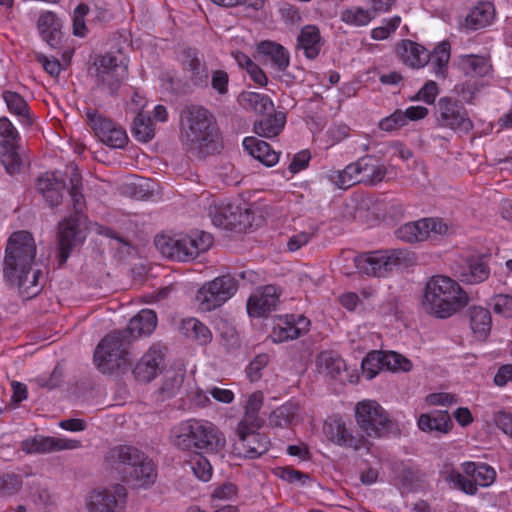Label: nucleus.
<instances>
[{
    "label": "nucleus",
    "mask_w": 512,
    "mask_h": 512,
    "mask_svg": "<svg viewBox=\"0 0 512 512\" xmlns=\"http://www.w3.org/2000/svg\"><path fill=\"white\" fill-rule=\"evenodd\" d=\"M327 178L340 189H348L351 186L360 183L354 163L347 165L343 170L330 171Z\"/></svg>",
    "instance_id": "nucleus-44"
},
{
    "label": "nucleus",
    "mask_w": 512,
    "mask_h": 512,
    "mask_svg": "<svg viewBox=\"0 0 512 512\" xmlns=\"http://www.w3.org/2000/svg\"><path fill=\"white\" fill-rule=\"evenodd\" d=\"M375 17V13L372 10H365L360 7H352L345 9L341 13V20L349 25L355 26H365L367 25L373 18Z\"/></svg>",
    "instance_id": "nucleus-49"
},
{
    "label": "nucleus",
    "mask_w": 512,
    "mask_h": 512,
    "mask_svg": "<svg viewBox=\"0 0 512 512\" xmlns=\"http://www.w3.org/2000/svg\"><path fill=\"white\" fill-rule=\"evenodd\" d=\"M415 260V254L406 248L387 249L364 253L354 258L356 268L360 273L374 277H384L394 267L410 265Z\"/></svg>",
    "instance_id": "nucleus-9"
},
{
    "label": "nucleus",
    "mask_w": 512,
    "mask_h": 512,
    "mask_svg": "<svg viewBox=\"0 0 512 512\" xmlns=\"http://www.w3.org/2000/svg\"><path fill=\"white\" fill-rule=\"evenodd\" d=\"M213 243L210 233L196 231L190 235H175L173 237L158 235L155 246L166 257L179 261L194 259L201 252L207 251Z\"/></svg>",
    "instance_id": "nucleus-8"
},
{
    "label": "nucleus",
    "mask_w": 512,
    "mask_h": 512,
    "mask_svg": "<svg viewBox=\"0 0 512 512\" xmlns=\"http://www.w3.org/2000/svg\"><path fill=\"white\" fill-rule=\"evenodd\" d=\"M211 87L218 95H226L229 90V75L226 71L217 69L211 73Z\"/></svg>",
    "instance_id": "nucleus-59"
},
{
    "label": "nucleus",
    "mask_w": 512,
    "mask_h": 512,
    "mask_svg": "<svg viewBox=\"0 0 512 512\" xmlns=\"http://www.w3.org/2000/svg\"><path fill=\"white\" fill-rule=\"evenodd\" d=\"M453 423L447 411H436L431 414H422L418 419V427L422 431H437L447 433Z\"/></svg>",
    "instance_id": "nucleus-38"
},
{
    "label": "nucleus",
    "mask_w": 512,
    "mask_h": 512,
    "mask_svg": "<svg viewBox=\"0 0 512 512\" xmlns=\"http://www.w3.org/2000/svg\"><path fill=\"white\" fill-rule=\"evenodd\" d=\"M321 34L320 30L315 25H306L302 27L298 37L296 48L301 49L304 55L310 59H315L321 50Z\"/></svg>",
    "instance_id": "nucleus-30"
},
{
    "label": "nucleus",
    "mask_w": 512,
    "mask_h": 512,
    "mask_svg": "<svg viewBox=\"0 0 512 512\" xmlns=\"http://www.w3.org/2000/svg\"><path fill=\"white\" fill-rule=\"evenodd\" d=\"M175 447L196 454L216 453L225 444L218 429L211 423L188 419L175 425L171 430Z\"/></svg>",
    "instance_id": "nucleus-5"
},
{
    "label": "nucleus",
    "mask_w": 512,
    "mask_h": 512,
    "mask_svg": "<svg viewBox=\"0 0 512 512\" xmlns=\"http://www.w3.org/2000/svg\"><path fill=\"white\" fill-rule=\"evenodd\" d=\"M156 326V313L150 309H143L130 319L127 328L123 329V331H127V335L130 337V339H134L142 335L151 334Z\"/></svg>",
    "instance_id": "nucleus-31"
},
{
    "label": "nucleus",
    "mask_w": 512,
    "mask_h": 512,
    "mask_svg": "<svg viewBox=\"0 0 512 512\" xmlns=\"http://www.w3.org/2000/svg\"><path fill=\"white\" fill-rule=\"evenodd\" d=\"M241 99L256 113L261 115L270 114L275 111L272 100L267 96L256 92H246Z\"/></svg>",
    "instance_id": "nucleus-46"
},
{
    "label": "nucleus",
    "mask_w": 512,
    "mask_h": 512,
    "mask_svg": "<svg viewBox=\"0 0 512 512\" xmlns=\"http://www.w3.org/2000/svg\"><path fill=\"white\" fill-rule=\"evenodd\" d=\"M185 377L183 370H168L164 376L163 383L159 388L164 398H171L180 390Z\"/></svg>",
    "instance_id": "nucleus-47"
},
{
    "label": "nucleus",
    "mask_w": 512,
    "mask_h": 512,
    "mask_svg": "<svg viewBox=\"0 0 512 512\" xmlns=\"http://www.w3.org/2000/svg\"><path fill=\"white\" fill-rule=\"evenodd\" d=\"M163 356L164 348L160 345H153L133 368L132 373L135 379L143 383L154 379L163 361Z\"/></svg>",
    "instance_id": "nucleus-22"
},
{
    "label": "nucleus",
    "mask_w": 512,
    "mask_h": 512,
    "mask_svg": "<svg viewBox=\"0 0 512 512\" xmlns=\"http://www.w3.org/2000/svg\"><path fill=\"white\" fill-rule=\"evenodd\" d=\"M263 394L260 391L252 393L246 404V411L243 419L238 424L250 425L252 428H260L263 420L258 416L263 405Z\"/></svg>",
    "instance_id": "nucleus-42"
},
{
    "label": "nucleus",
    "mask_w": 512,
    "mask_h": 512,
    "mask_svg": "<svg viewBox=\"0 0 512 512\" xmlns=\"http://www.w3.org/2000/svg\"><path fill=\"white\" fill-rule=\"evenodd\" d=\"M494 13V6L491 2H479L467 15L465 19L466 27L471 30L484 28L491 23Z\"/></svg>",
    "instance_id": "nucleus-36"
},
{
    "label": "nucleus",
    "mask_w": 512,
    "mask_h": 512,
    "mask_svg": "<svg viewBox=\"0 0 512 512\" xmlns=\"http://www.w3.org/2000/svg\"><path fill=\"white\" fill-rule=\"evenodd\" d=\"M180 129L191 151L204 156L217 150L218 128L214 116L203 106L186 105L180 113Z\"/></svg>",
    "instance_id": "nucleus-4"
},
{
    "label": "nucleus",
    "mask_w": 512,
    "mask_h": 512,
    "mask_svg": "<svg viewBox=\"0 0 512 512\" xmlns=\"http://www.w3.org/2000/svg\"><path fill=\"white\" fill-rule=\"evenodd\" d=\"M257 52L268 57L273 66L280 72L286 71L290 64L288 50L279 43L265 40L257 45Z\"/></svg>",
    "instance_id": "nucleus-32"
},
{
    "label": "nucleus",
    "mask_w": 512,
    "mask_h": 512,
    "mask_svg": "<svg viewBox=\"0 0 512 512\" xmlns=\"http://www.w3.org/2000/svg\"><path fill=\"white\" fill-rule=\"evenodd\" d=\"M36 245L33 236L27 231L14 232L6 246L4 273L8 280L20 291L31 297L39 292L38 279L42 272L33 268Z\"/></svg>",
    "instance_id": "nucleus-2"
},
{
    "label": "nucleus",
    "mask_w": 512,
    "mask_h": 512,
    "mask_svg": "<svg viewBox=\"0 0 512 512\" xmlns=\"http://www.w3.org/2000/svg\"><path fill=\"white\" fill-rule=\"evenodd\" d=\"M86 117L90 127L104 144L112 148H123L127 144L126 131L112 120L102 117L91 109L86 111Z\"/></svg>",
    "instance_id": "nucleus-17"
},
{
    "label": "nucleus",
    "mask_w": 512,
    "mask_h": 512,
    "mask_svg": "<svg viewBox=\"0 0 512 512\" xmlns=\"http://www.w3.org/2000/svg\"><path fill=\"white\" fill-rule=\"evenodd\" d=\"M462 470L467 477L472 478L475 486L488 487L496 479V471L493 467L481 462H464Z\"/></svg>",
    "instance_id": "nucleus-34"
},
{
    "label": "nucleus",
    "mask_w": 512,
    "mask_h": 512,
    "mask_svg": "<svg viewBox=\"0 0 512 512\" xmlns=\"http://www.w3.org/2000/svg\"><path fill=\"white\" fill-rule=\"evenodd\" d=\"M300 409L301 407L298 402L288 401L271 412L269 423L277 428L289 427L298 418Z\"/></svg>",
    "instance_id": "nucleus-37"
},
{
    "label": "nucleus",
    "mask_w": 512,
    "mask_h": 512,
    "mask_svg": "<svg viewBox=\"0 0 512 512\" xmlns=\"http://www.w3.org/2000/svg\"><path fill=\"white\" fill-rule=\"evenodd\" d=\"M468 316L472 331L480 336H486L492 324L490 311L481 306H472L468 309Z\"/></svg>",
    "instance_id": "nucleus-41"
},
{
    "label": "nucleus",
    "mask_w": 512,
    "mask_h": 512,
    "mask_svg": "<svg viewBox=\"0 0 512 512\" xmlns=\"http://www.w3.org/2000/svg\"><path fill=\"white\" fill-rule=\"evenodd\" d=\"M67 175L70 177V196L73 202L75 214L64 219L58 226V252L59 266L66 263L72 249L82 240V232L79 227L80 213L84 207V196L82 194V177L75 166H69Z\"/></svg>",
    "instance_id": "nucleus-6"
},
{
    "label": "nucleus",
    "mask_w": 512,
    "mask_h": 512,
    "mask_svg": "<svg viewBox=\"0 0 512 512\" xmlns=\"http://www.w3.org/2000/svg\"><path fill=\"white\" fill-rule=\"evenodd\" d=\"M355 419L361 436H354L340 421L327 426V434L337 445L358 450L364 446V437L382 438L393 432L394 422L384 408L374 400H363L355 406Z\"/></svg>",
    "instance_id": "nucleus-1"
},
{
    "label": "nucleus",
    "mask_w": 512,
    "mask_h": 512,
    "mask_svg": "<svg viewBox=\"0 0 512 512\" xmlns=\"http://www.w3.org/2000/svg\"><path fill=\"white\" fill-rule=\"evenodd\" d=\"M354 164L360 183L366 185L373 186L380 183L387 173L385 165L373 155L361 157Z\"/></svg>",
    "instance_id": "nucleus-24"
},
{
    "label": "nucleus",
    "mask_w": 512,
    "mask_h": 512,
    "mask_svg": "<svg viewBox=\"0 0 512 512\" xmlns=\"http://www.w3.org/2000/svg\"><path fill=\"white\" fill-rule=\"evenodd\" d=\"M259 428L238 424L237 440L233 444L234 453L240 457L255 459L265 454L270 448V440L265 434L259 433Z\"/></svg>",
    "instance_id": "nucleus-16"
},
{
    "label": "nucleus",
    "mask_w": 512,
    "mask_h": 512,
    "mask_svg": "<svg viewBox=\"0 0 512 512\" xmlns=\"http://www.w3.org/2000/svg\"><path fill=\"white\" fill-rule=\"evenodd\" d=\"M89 8L85 4H79L74 10L73 15V34L78 37H84L87 33V27L84 21Z\"/></svg>",
    "instance_id": "nucleus-57"
},
{
    "label": "nucleus",
    "mask_w": 512,
    "mask_h": 512,
    "mask_svg": "<svg viewBox=\"0 0 512 512\" xmlns=\"http://www.w3.org/2000/svg\"><path fill=\"white\" fill-rule=\"evenodd\" d=\"M157 479V467L153 460L147 456L132 471H127L126 480L137 488H149Z\"/></svg>",
    "instance_id": "nucleus-27"
},
{
    "label": "nucleus",
    "mask_w": 512,
    "mask_h": 512,
    "mask_svg": "<svg viewBox=\"0 0 512 512\" xmlns=\"http://www.w3.org/2000/svg\"><path fill=\"white\" fill-rule=\"evenodd\" d=\"M79 446L80 441L78 440H69L64 438L49 437L42 435L27 438L21 444L22 450L25 451L27 454H45L62 450H71L78 448Z\"/></svg>",
    "instance_id": "nucleus-19"
},
{
    "label": "nucleus",
    "mask_w": 512,
    "mask_h": 512,
    "mask_svg": "<svg viewBox=\"0 0 512 512\" xmlns=\"http://www.w3.org/2000/svg\"><path fill=\"white\" fill-rule=\"evenodd\" d=\"M181 329L187 337L196 340L201 345H206L212 339L210 329L195 318L183 320Z\"/></svg>",
    "instance_id": "nucleus-43"
},
{
    "label": "nucleus",
    "mask_w": 512,
    "mask_h": 512,
    "mask_svg": "<svg viewBox=\"0 0 512 512\" xmlns=\"http://www.w3.org/2000/svg\"><path fill=\"white\" fill-rule=\"evenodd\" d=\"M459 67L469 77H483L490 71L489 61L479 55H464L460 58Z\"/></svg>",
    "instance_id": "nucleus-40"
},
{
    "label": "nucleus",
    "mask_w": 512,
    "mask_h": 512,
    "mask_svg": "<svg viewBox=\"0 0 512 512\" xmlns=\"http://www.w3.org/2000/svg\"><path fill=\"white\" fill-rule=\"evenodd\" d=\"M495 314L505 318H512V296L508 294H496L488 302Z\"/></svg>",
    "instance_id": "nucleus-52"
},
{
    "label": "nucleus",
    "mask_w": 512,
    "mask_h": 512,
    "mask_svg": "<svg viewBox=\"0 0 512 512\" xmlns=\"http://www.w3.org/2000/svg\"><path fill=\"white\" fill-rule=\"evenodd\" d=\"M37 28L41 38L53 49L60 46L62 41V22L55 13L47 11L40 15Z\"/></svg>",
    "instance_id": "nucleus-26"
},
{
    "label": "nucleus",
    "mask_w": 512,
    "mask_h": 512,
    "mask_svg": "<svg viewBox=\"0 0 512 512\" xmlns=\"http://www.w3.org/2000/svg\"><path fill=\"white\" fill-rule=\"evenodd\" d=\"M32 500L34 504L40 509L46 510L53 504L52 496L46 488L37 487L32 492Z\"/></svg>",
    "instance_id": "nucleus-63"
},
{
    "label": "nucleus",
    "mask_w": 512,
    "mask_h": 512,
    "mask_svg": "<svg viewBox=\"0 0 512 512\" xmlns=\"http://www.w3.org/2000/svg\"><path fill=\"white\" fill-rule=\"evenodd\" d=\"M438 95V85L434 81H428L417 93L415 99L422 100L427 104L434 103Z\"/></svg>",
    "instance_id": "nucleus-62"
},
{
    "label": "nucleus",
    "mask_w": 512,
    "mask_h": 512,
    "mask_svg": "<svg viewBox=\"0 0 512 512\" xmlns=\"http://www.w3.org/2000/svg\"><path fill=\"white\" fill-rule=\"evenodd\" d=\"M279 303L277 288L273 285L265 286L261 292L251 295L247 302V312L251 317H264L274 311Z\"/></svg>",
    "instance_id": "nucleus-23"
},
{
    "label": "nucleus",
    "mask_w": 512,
    "mask_h": 512,
    "mask_svg": "<svg viewBox=\"0 0 512 512\" xmlns=\"http://www.w3.org/2000/svg\"><path fill=\"white\" fill-rule=\"evenodd\" d=\"M268 362L269 357L267 354H259L250 362L246 370L247 377L250 381L255 382L261 378V371L267 366Z\"/></svg>",
    "instance_id": "nucleus-58"
},
{
    "label": "nucleus",
    "mask_w": 512,
    "mask_h": 512,
    "mask_svg": "<svg viewBox=\"0 0 512 512\" xmlns=\"http://www.w3.org/2000/svg\"><path fill=\"white\" fill-rule=\"evenodd\" d=\"M19 139V134L10 120L6 117L0 118V161L10 175L17 174L21 170Z\"/></svg>",
    "instance_id": "nucleus-14"
},
{
    "label": "nucleus",
    "mask_w": 512,
    "mask_h": 512,
    "mask_svg": "<svg viewBox=\"0 0 512 512\" xmlns=\"http://www.w3.org/2000/svg\"><path fill=\"white\" fill-rule=\"evenodd\" d=\"M254 123V132L266 138H272L280 134L286 123V115L283 112H272Z\"/></svg>",
    "instance_id": "nucleus-33"
},
{
    "label": "nucleus",
    "mask_w": 512,
    "mask_h": 512,
    "mask_svg": "<svg viewBox=\"0 0 512 512\" xmlns=\"http://www.w3.org/2000/svg\"><path fill=\"white\" fill-rule=\"evenodd\" d=\"M22 487L20 475L7 473L0 476V496H11L17 493Z\"/></svg>",
    "instance_id": "nucleus-55"
},
{
    "label": "nucleus",
    "mask_w": 512,
    "mask_h": 512,
    "mask_svg": "<svg viewBox=\"0 0 512 512\" xmlns=\"http://www.w3.org/2000/svg\"><path fill=\"white\" fill-rule=\"evenodd\" d=\"M95 87L101 93L116 98L128 79V65L107 53L94 59Z\"/></svg>",
    "instance_id": "nucleus-10"
},
{
    "label": "nucleus",
    "mask_w": 512,
    "mask_h": 512,
    "mask_svg": "<svg viewBox=\"0 0 512 512\" xmlns=\"http://www.w3.org/2000/svg\"><path fill=\"white\" fill-rule=\"evenodd\" d=\"M384 365L385 368L392 371L400 370L407 372L412 369L411 361L394 351L384 352Z\"/></svg>",
    "instance_id": "nucleus-53"
},
{
    "label": "nucleus",
    "mask_w": 512,
    "mask_h": 512,
    "mask_svg": "<svg viewBox=\"0 0 512 512\" xmlns=\"http://www.w3.org/2000/svg\"><path fill=\"white\" fill-rule=\"evenodd\" d=\"M490 269L484 256H469L457 271L459 280L466 284H478L485 281Z\"/></svg>",
    "instance_id": "nucleus-25"
},
{
    "label": "nucleus",
    "mask_w": 512,
    "mask_h": 512,
    "mask_svg": "<svg viewBox=\"0 0 512 512\" xmlns=\"http://www.w3.org/2000/svg\"><path fill=\"white\" fill-rule=\"evenodd\" d=\"M397 52L402 61L412 68L423 67L430 60V53L423 46L411 40H402L397 47Z\"/></svg>",
    "instance_id": "nucleus-28"
},
{
    "label": "nucleus",
    "mask_w": 512,
    "mask_h": 512,
    "mask_svg": "<svg viewBox=\"0 0 512 512\" xmlns=\"http://www.w3.org/2000/svg\"><path fill=\"white\" fill-rule=\"evenodd\" d=\"M209 216L214 226L235 232H246L253 223L248 209L232 204L210 207Z\"/></svg>",
    "instance_id": "nucleus-15"
},
{
    "label": "nucleus",
    "mask_w": 512,
    "mask_h": 512,
    "mask_svg": "<svg viewBox=\"0 0 512 512\" xmlns=\"http://www.w3.org/2000/svg\"><path fill=\"white\" fill-rule=\"evenodd\" d=\"M361 367L368 379L374 378L384 365V352L372 351L362 360Z\"/></svg>",
    "instance_id": "nucleus-50"
},
{
    "label": "nucleus",
    "mask_w": 512,
    "mask_h": 512,
    "mask_svg": "<svg viewBox=\"0 0 512 512\" xmlns=\"http://www.w3.org/2000/svg\"><path fill=\"white\" fill-rule=\"evenodd\" d=\"M192 470L197 478L208 481L212 475V466L207 458L197 454L191 461Z\"/></svg>",
    "instance_id": "nucleus-56"
},
{
    "label": "nucleus",
    "mask_w": 512,
    "mask_h": 512,
    "mask_svg": "<svg viewBox=\"0 0 512 512\" xmlns=\"http://www.w3.org/2000/svg\"><path fill=\"white\" fill-rule=\"evenodd\" d=\"M469 303V296L453 279L443 275L430 277L421 299L423 311L437 319H447Z\"/></svg>",
    "instance_id": "nucleus-3"
},
{
    "label": "nucleus",
    "mask_w": 512,
    "mask_h": 512,
    "mask_svg": "<svg viewBox=\"0 0 512 512\" xmlns=\"http://www.w3.org/2000/svg\"><path fill=\"white\" fill-rule=\"evenodd\" d=\"M237 289L238 282L233 276L227 274L216 277L197 291L198 308L203 312H211L232 298Z\"/></svg>",
    "instance_id": "nucleus-11"
},
{
    "label": "nucleus",
    "mask_w": 512,
    "mask_h": 512,
    "mask_svg": "<svg viewBox=\"0 0 512 512\" xmlns=\"http://www.w3.org/2000/svg\"><path fill=\"white\" fill-rule=\"evenodd\" d=\"M479 89L480 87L477 83L465 82L455 86L454 90L466 103L471 104Z\"/></svg>",
    "instance_id": "nucleus-61"
},
{
    "label": "nucleus",
    "mask_w": 512,
    "mask_h": 512,
    "mask_svg": "<svg viewBox=\"0 0 512 512\" xmlns=\"http://www.w3.org/2000/svg\"><path fill=\"white\" fill-rule=\"evenodd\" d=\"M316 365L321 374L333 379H338L346 368L341 356L332 350L319 353L316 358Z\"/></svg>",
    "instance_id": "nucleus-35"
},
{
    "label": "nucleus",
    "mask_w": 512,
    "mask_h": 512,
    "mask_svg": "<svg viewBox=\"0 0 512 512\" xmlns=\"http://www.w3.org/2000/svg\"><path fill=\"white\" fill-rule=\"evenodd\" d=\"M243 147L253 158L267 167H272L279 161L280 154L263 140L255 137H246L243 140Z\"/></svg>",
    "instance_id": "nucleus-29"
},
{
    "label": "nucleus",
    "mask_w": 512,
    "mask_h": 512,
    "mask_svg": "<svg viewBox=\"0 0 512 512\" xmlns=\"http://www.w3.org/2000/svg\"><path fill=\"white\" fill-rule=\"evenodd\" d=\"M131 339L127 331H114L104 337L94 352V361L102 373L124 372L131 365L129 346Z\"/></svg>",
    "instance_id": "nucleus-7"
},
{
    "label": "nucleus",
    "mask_w": 512,
    "mask_h": 512,
    "mask_svg": "<svg viewBox=\"0 0 512 512\" xmlns=\"http://www.w3.org/2000/svg\"><path fill=\"white\" fill-rule=\"evenodd\" d=\"M449 59L450 45L448 42H442L434 49L429 60L431 61L433 71L436 75L444 77Z\"/></svg>",
    "instance_id": "nucleus-48"
},
{
    "label": "nucleus",
    "mask_w": 512,
    "mask_h": 512,
    "mask_svg": "<svg viewBox=\"0 0 512 512\" xmlns=\"http://www.w3.org/2000/svg\"><path fill=\"white\" fill-rule=\"evenodd\" d=\"M435 120L439 127L467 134L473 129L467 109L460 100L445 96L435 105Z\"/></svg>",
    "instance_id": "nucleus-12"
},
{
    "label": "nucleus",
    "mask_w": 512,
    "mask_h": 512,
    "mask_svg": "<svg viewBox=\"0 0 512 512\" xmlns=\"http://www.w3.org/2000/svg\"><path fill=\"white\" fill-rule=\"evenodd\" d=\"M69 166H74V164H69L66 166L64 175L70 182V177L67 175V169ZM77 168V166L75 165ZM69 186L71 188L70 183H66V180L59 179L54 172H46L41 175L37 180V189L45 198L46 202L50 206H58L62 202V191Z\"/></svg>",
    "instance_id": "nucleus-21"
},
{
    "label": "nucleus",
    "mask_w": 512,
    "mask_h": 512,
    "mask_svg": "<svg viewBox=\"0 0 512 512\" xmlns=\"http://www.w3.org/2000/svg\"><path fill=\"white\" fill-rule=\"evenodd\" d=\"M183 70L187 78L196 87H208L209 72L200 52L193 48H187L183 52Z\"/></svg>",
    "instance_id": "nucleus-20"
},
{
    "label": "nucleus",
    "mask_w": 512,
    "mask_h": 512,
    "mask_svg": "<svg viewBox=\"0 0 512 512\" xmlns=\"http://www.w3.org/2000/svg\"><path fill=\"white\" fill-rule=\"evenodd\" d=\"M404 125H406L405 114L400 109L382 119L379 123L380 129L383 131H393Z\"/></svg>",
    "instance_id": "nucleus-60"
},
{
    "label": "nucleus",
    "mask_w": 512,
    "mask_h": 512,
    "mask_svg": "<svg viewBox=\"0 0 512 512\" xmlns=\"http://www.w3.org/2000/svg\"><path fill=\"white\" fill-rule=\"evenodd\" d=\"M427 224L420 219L401 225L396 231V237L406 243H417L427 239Z\"/></svg>",
    "instance_id": "nucleus-39"
},
{
    "label": "nucleus",
    "mask_w": 512,
    "mask_h": 512,
    "mask_svg": "<svg viewBox=\"0 0 512 512\" xmlns=\"http://www.w3.org/2000/svg\"><path fill=\"white\" fill-rule=\"evenodd\" d=\"M147 456L143 451L134 446L118 445L107 452L105 460L112 468L121 470L126 478L127 471H132Z\"/></svg>",
    "instance_id": "nucleus-18"
},
{
    "label": "nucleus",
    "mask_w": 512,
    "mask_h": 512,
    "mask_svg": "<svg viewBox=\"0 0 512 512\" xmlns=\"http://www.w3.org/2000/svg\"><path fill=\"white\" fill-rule=\"evenodd\" d=\"M494 421L499 429L512 437V414L500 411L495 414Z\"/></svg>",
    "instance_id": "nucleus-64"
},
{
    "label": "nucleus",
    "mask_w": 512,
    "mask_h": 512,
    "mask_svg": "<svg viewBox=\"0 0 512 512\" xmlns=\"http://www.w3.org/2000/svg\"><path fill=\"white\" fill-rule=\"evenodd\" d=\"M4 100L10 112L26 117L28 115V105L24 98L16 92L6 91L3 94Z\"/></svg>",
    "instance_id": "nucleus-54"
},
{
    "label": "nucleus",
    "mask_w": 512,
    "mask_h": 512,
    "mask_svg": "<svg viewBox=\"0 0 512 512\" xmlns=\"http://www.w3.org/2000/svg\"><path fill=\"white\" fill-rule=\"evenodd\" d=\"M128 492L124 485L116 483L94 489L85 497L87 512H124Z\"/></svg>",
    "instance_id": "nucleus-13"
},
{
    "label": "nucleus",
    "mask_w": 512,
    "mask_h": 512,
    "mask_svg": "<svg viewBox=\"0 0 512 512\" xmlns=\"http://www.w3.org/2000/svg\"><path fill=\"white\" fill-rule=\"evenodd\" d=\"M444 479L449 482L453 488H457L468 495H475L477 493V487L472 478H467L456 470H451Z\"/></svg>",
    "instance_id": "nucleus-51"
},
{
    "label": "nucleus",
    "mask_w": 512,
    "mask_h": 512,
    "mask_svg": "<svg viewBox=\"0 0 512 512\" xmlns=\"http://www.w3.org/2000/svg\"><path fill=\"white\" fill-rule=\"evenodd\" d=\"M132 134L140 142L151 141L155 135V128L150 116L139 112L133 121Z\"/></svg>",
    "instance_id": "nucleus-45"
}]
</instances>
